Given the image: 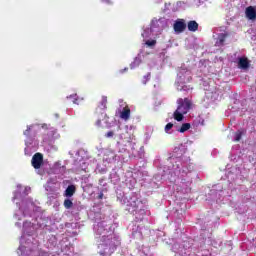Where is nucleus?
Returning <instances> with one entry per match:
<instances>
[{
  "label": "nucleus",
  "mask_w": 256,
  "mask_h": 256,
  "mask_svg": "<svg viewBox=\"0 0 256 256\" xmlns=\"http://www.w3.org/2000/svg\"><path fill=\"white\" fill-rule=\"evenodd\" d=\"M177 109L173 113V117L175 121L181 122L183 119H185L184 115H187L188 111H191V107L193 103L189 98H179L177 100Z\"/></svg>",
  "instance_id": "1"
},
{
  "label": "nucleus",
  "mask_w": 256,
  "mask_h": 256,
  "mask_svg": "<svg viewBox=\"0 0 256 256\" xmlns=\"http://www.w3.org/2000/svg\"><path fill=\"white\" fill-rule=\"evenodd\" d=\"M192 79H193V77L189 76V77H188V83H189L190 81H192Z\"/></svg>",
  "instance_id": "22"
},
{
  "label": "nucleus",
  "mask_w": 256,
  "mask_h": 256,
  "mask_svg": "<svg viewBox=\"0 0 256 256\" xmlns=\"http://www.w3.org/2000/svg\"><path fill=\"white\" fill-rule=\"evenodd\" d=\"M249 59L247 57H241L238 60V67L240 69H249Z\"/></svg>",
  "instance_id": "6"
},
{
  "label": "nucleus",
  "mask_w": 256,
  "mask_h": 256,
  "mask_svg": "<svg viewBox=\"0 0 256 256\" xmlns=\"http://www.w3.org/2000/svg\"><path fill=\"white\" fill-rule=\"evenodd\" d=\"M98 107H99V109H102V110L107 109V96H102Z\"/></svg>",
  "instance_id": "10"
},
{
  "label": "nucleus",
  "mask_w": 256,
  "mask_h": 256,
  "mask_svg": "<svg viewBox=\"0 0 256 256\" xmlns=\"http://www.w3.org/2000/svg\"><path fill=\"white\" fill-rule=\"evenodd\" d=\"M174 151H175V153H177V151H179V148L176 147V148L174 149Z\"/></svg>",
  "instance_id": "23"
},
{
  "label": "nucleus",
  "mask_w": 256,
  "mask_h": 256,
  "mask_svg": "<svg viewBox=\"0 0 256 256\" xmlns=\"http://www.w3.org/2000/svg\"><path fill=\"white\" fill-rule=\"evenodd\" d=\"M225 42V34H222V38H220V43H224Z\"/></svg>",
  "instance_id": "20"
},
{
  "label": "nucleus",
  "mask_w": 256,
  "mask_h": 256,
  "mask_svg": "<svg viewBox=\"0 0 256 256\" xmlns=\"http://www.w3.org/2000/svg\"><path fill=\"white\" fill-rule=\"evenodd\" d=\"M31 163L34 169H41V165H43V154L41 153L34 154L32 157Z\"/></svg>",
  "instance_id": "2"
},
{
  "label": "nucleus",
  "mask_w": 256,
  "mask_h": 256,
  "mask_svg": "<svg viewBox=\"0 0 256 256\" xmlns=\"http://www.w3.org/2000/svg\"><path fill=\"white\" fill-rule=\"evenodd\" d=\"M191 129L190 123H184L181 125V127L178 129L179 133H185V131H189Z\"/></svg>",
  "instance_id": "11"
},
{
  "label": "nucleus",
  "mask_w": 256,
  "mask_h": 256,
  "mask_svg": "<svg viewBox=\"0 0 256 256\" xmlns=\"http://www.w3.org/2000/svg\"><path fill=\"white\" fill-rule=\"evenodd\" d=\"M131 117V108L129 106H125L120 113V118L124 119V121H129V118Z\"/></svg>",
  "instance_id": "4"
},
{
  "label": "nucleus",
  "mask_w": 256,
  "mask_h": 256,
  "mask_svg": "<svg viewBox=\"0 0 256 256\" xmlns=\"http://www.w3.org/2000/svg\"><path fill=\"white\" fill-rule=\"evenodd\" d=\"M113 135H115V133L113 131H109L106 133L105 137L110 138V137H113Z\"/></svg>",
  "instance_id": "19"
},
{
  "label": "nucleus",
  "mask_w": 256,
  "mask_h": 256,
  "mask_svg": "<svg viewBox=\"0 0 256 256\" xmlns=\"http://www.w3.org/2000/svg\"><path fill=\"white\" fill-rule=\"evenodd\" d=\"M70 99H74L73 103H75L76 105H79V99H77V94L70 95Z\"/></svg>",
  "instance_id": "15"
},
{
  "label": "nucleus",
  "mask_w": 256,
  "mask_h": 256,
  "mask_svg": "<svg viewBox=\"0 0 256 256\" xmlns=\"http://www.w3.org/2000/svg\"><path fill=\"white\" fill-rule=\"evenodd\" d=\"M171 129H173V123L169 122V123L165 126V131H166V133H169V131H171Z\"/></svg>",
  "instance_id": "14"
},
{
  "label": "nucleus",
  "mask_w": 256,
  "mask_h": 256,
  "mask_svg": "<svg viewBox=\"0 0 256 256\" xmlns=\"http://www.w3.org/2000/svg\"><path fill=\"white\" fill-rule=\"evenodd\" d=\"M191 89H193V87L184 85V86H182V88L180 89V91H191Z\"/></svg>",
  "instance_id": "16"
},
{
  "label": "nucleus",
  "mask_w": 256,
  "mask_h": 256,
  "mask_svg": "<svg viewBox=\"0 0 256 256\" xmlns=\"http://www.w3.org/2000/svg\"><path fill=\"white\" fill-rule=\"evenodd\" d=\"M246 133H247V130H245V129L237 130V131L235 132L234 141H236V142L241 141V138H242L243 135H245Z\"/></svg>",
  "instance_id": "9"
},
{
  "label": "nucleus",
  "mask_w": 256,
  "mask_h": 256,
  "mask_svg": "<svg viewBox=\"0 0 256 256\" xmlns=\"http://www.w3.org/2000/svg\"><path fill=\"white\" fill-rule=\"evenodd\" d=\"M144 83H147V81H149V79H151V73H148L147 75L144 76Z\"/></svg>",
  "instance_id": "18"
},
{
  "label": "nucleus",
  "mask_w": 256,
  "mask_h": 256,
  "mask_svg": "<svg viewBox=\"0 0 256 256\" xmlns=\"http://www.w3.org/2000/svg\"><path fill=\"white\" fill-rule=\"evenodd\" d=\"M173 29L175 33H183L187 29V24L184 19H178L175 21L173 25Z\"/></svg>",
  "instance_id": "3"
},
{
  "label": "nucleus",
  "mask_w": 256,
  "mask_h": 256,
  "mask_svg": "<svg viewBox=\"0 0 256 256\" xmlns=\"http://www.w3.org/2000/svg\"><path fill=\"white\" fill-rule=\"evenodd\" d=\"M246 17L247 19H250V21H254V19H256V10L253 6L246 8Z\"/></svg>",
  "instance_id": "5"
},
{
  "label": "nucleus",
  "mask_w": 256,
  "mask_h": 256,
  "mask_svg": "<svg viewBox=\"0 0 256 256\" xmlns=\"http://www.w3.org/2000/svg\"><path fill=\"white\" fill-rule=\"evenodd\" d=\"M30 133H31V126H27V129L24 131V135L26 137H29Z\"/></svg>",
  "instance_id": "17"
},
{
  "label": "nucleus",
  "mask_w": 256,
  "mask_h": 256,
  "mask_svg": "<svg viewBox=\"0 0 256 256\" xmlns=\"http://www.w3.org/2000/svg\"><path fill=\"white\" fill-rule=\"evenodd\" d=\"M146 45H148V47H153V46L157 45V41L156 40H148V41H146Z\"/></svg>",
  "instance_id": "13"
},
{
  "label": "nucleus",
  "mask_w": 256,
  "mask_h": 256,
  "mask_svg": "<svg viewBox=\"0 0 256 256\" xmlns=\"http://www.w3.org/2000/svg\"><path fill=\"white\" fill-rule=\"evenodd\" d=\"M98 199H103V193L99 194Z\"/></svg>",
  "instance_id": "21"
},
{
  "label": "nucleus",
  "mask_w": 256,
  "mask_h": 256,
  "mask_svg": "<svg viewBox=\"0 0 256 256\" xmlns=\"http://www.w3.org/2000/svg\"><path fill=\"white\" fill-rule=\"evenodd\" d=\"M64 207L65 209H71V207H73V201L71 199H65Z\"/></svg>",
  "instance_id": "12"
},
{
  "label": "nucleus",
  "mask_w": 256,
  "mask_h": 256,
  "mask_svg": "<svg viewBox=\"0 0 256 256\" xmlns=\"http://www.w3.org/2000/svg\"><path fill=\"white\" fill-rule=\"evenodd\" d=\"M75 185H69L66 190H65V197H73V195H75Z\"/></svg>",
  "instance_id": "8"
},
{
  "label": "nucleus",
  "mask_w": 256,
  "mask_h": 256,
  "mask_svg": "<svg viewBox=\"0 0 256 256\" xmlns=\"http://www.w3.org/2000/svg\"><path fill=\"white\" fill-rule=\"evenodd\" d=\"M188 31H192L193 33H195V31L199 30V23H197V21L195 20H191L188 22Z\"/></svg>",
  "instance_id": "7"
}]
</instances>
